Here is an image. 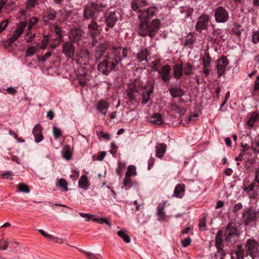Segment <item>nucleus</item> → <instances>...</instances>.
I'll list each match as a JSON object with an SVG mask.
<instances>
[{
  "label": "nucleus",
  "mask_w": 259,
  "mask_h": 259,
  "mask_svg": "<svg viewBox=\"0 0 259 259\" xmlns=\"http://www.w3.org/2000/svg\"><path fill=\"white\" fill-rule=\"evenodd\" d=\"M13 175L12 172L10 170H7L4 172H3L1 176L3 179H10L11 180H13V178L11 177Z\"/></svg>",
  "instance_id": "47"
},
{
  "label": "nucleus",
  "mask_w": 259,
  "mask_h": 259,
  "mask_svg": "<svg viewBox=\"0 0 259 259\" xmlns=\"http://www.w3.org/2000/svg\"><path fill=\"white\" fill-rule=\"evenodd\" d=\"M27 24L26 22H22L18 25L16 29L8 39V42L9 46H11L13 42L16 41L20 36L23 32L24 29L27 26Z\"/></svg>",
  "instance_id": "9"
},
{
  "label": "nucleus",
  "mask_w": 259,
  "mask_h": 259,
  "mask_svg": "<svg viewBox=\"0 0 259 259\" xmlns=\"http://www.w3.org/2000/svg\"><path fill=\"white\" fill-rule=\"evenodd\" d=\"M214 36H219L223 41L226 39V37L223 34V31H221L219 30H214L213 31Z\"/></svg>",
  "instance_id": "40"
},
{
  "label": "nucleus",
  "mask_w": 259,
  "mask_h": 259,
  "mask_svg": "<svg viewBox=\"0 0 259 259\" xmlns=\"http://www.w3.org/2000/svg\"><path fill=\"white\" fill-rule=\"evenodd\" d=\"M251 149L254 154L259 153V140H255L252 142Z\"/></svg>",
  "instance_id": "35"
},
{
  "label": "nucleus",
  "mask_w": 259,
  "mask_h": 259,
  "mask_svg": "<svg viewBox=\"0 0 259 259\" xmlns=\"http://www.w3.org/2000/svg\"><path fill=\"white\" fill-rule=\"evenodd\" d=\"M153 92L152 90H150L146 92H144L142 95V103L145 104L148 102L150 99V95Z\"/></svg>",
  "instance_id": "37"
},
{
  "label": "nucleus",
  "mask_w": 259,
  "mask_h": 259,
  "mask_svg": "<svg viewBox=\"0 0 259 259\" xmlns=\"http://www.w3.org/2000/svg\"><path fill=\"white\" fill-rule=\"evenodd\" d=\"M111 51L112 53L108 56V59L104 62V65H117L121 63V61L127 56V50L126 48L122 49L120 47H112ZM103 61L105 60H104Z\"/></svg>",
  "instance_id": "2"
},
{
  "label": "nucleus",
  "mask_w": 259,
  "mask_h": 259,
  "mask_svg": "<svg viewBox=\"0 0 259 259\" xmlns=\"http://www.w3.org/2000/svg\"><path fill=\"white\" fill-rule=\"evenodd\" d=\"M148 3L145 0H132L131 2V7L133 11L141 13V8L146 7Z\"/></svg>",
  "instance_id": "13"
},
{
  "label": "nucleus",
  "mask_w": 259,
  "mask_h": 259,
  "mask_svg": "<svg viewBox=\"0 0 259 259\" xmlns=\"http://www.w3.org/2000/svg\"><path fill=\"white\" fill-rule=\"evenodd\" d=\"M8 23L9 22L8 20H5L0 23V33L6 29Z\"/></svg>",
  "instance_id": "56"
},
{
  "label": "nucleus",
  "mask_w": 259,
  "mask_h": 259,
  "mask_svg": "<svg viewBox=\"0 0 259 259\" xmlns=\"http://www.w3.org/2000/svg\"><path fill=\"white\" fill-rule=\"evenodd\" d=\"M106 49L105 45L104 44H101L97 48V52L99 53V56L100 57L103 55V54Z\"/></svg>",
  "instance_id": "53"
},
{
  "label": "nucleus",
  "mask_w": 259,
  "mask_h": 259,
  "mask_svg": "<svg viewBox=\"0 0 259 259\" xmlns=\"http://www.w3.org/2000/svg\"><path fill=\"white\" fill-rule=\"evenodd\" d=\"M191 239L188 237L182 241V246L184 247L188 246L191 243Z\"/></svg>",
  "instance_id": "62"
},
{
  "label": "nucleus",
  "mask_w": 259,
  "mask_h": 259,
  "mask_svg": "<svg viewBox=\"0 0 259 259\" xmlns=\"http://www.w3.org/2000/svg\"><path fill=\"white\" fill-rule=\"evenodd\" d=\"M209 21V16L206 14H203L200 16L195 25V28L197 31H201L207 28Z\"/></svg>",
  "instance_id": "11"
},
{
  "label": "nucleus",
  "mask_w": 259,
  "mask_h": 259,
  "mask_svg": "<svg viewBox=\"0 0 259 259\" xmlns=\"http://www.w3.org/2000/svg\"><path fill=\"white\" fill-rule=\"evenodd\" d=\"M214 17L217 22L225 23L229 19V13L225 8L220 6L215 10Z\"/></svg>",
  "instance_id": "8"
},
{
  "label": "nucleus",
  "mask_w": 259,
  "mask_h": 259,
  "mask_svg": "<svg viewBox=\"0 0 259 259\" xmlns=\"http://www.w3.org/2000/svg\"><path fill=\"white\" fill-rule=\"evenodd\" d=\"M115 66H98L99 71L105 75H108L110 71L114 69Z\"/></svg>",
  "instance_id": "29"
},
{
  "label": "nucleus",
  "mask_w": 259,
  "mask_h": 259,
  "mask_svg": "<svg viewBox=\"0 0 259 259\" xmlns=\"http://www.w3.org/2000/svg\"><path fill=\"white\" fill-rule=\"evenodd\" d=\"M166 150V145L163 143H158L155 147L156 156L162 158Z\"/></svg>",
  "instance_id": "22"
},
{
  "label": "nucleus",
  "mask_w": 259,
  "mask_h": 259,
  "mask_svg": "<svg viewBox=\"0 0 259 259\" xmlns=\"http://www.w3.org/2000/svg\"><path fill=\"white\" fill-rule=\"evenodd\" d=\"M242 31V29L241 28V26L239 25H236L234 26L232 29L233 32L237 36H240L241 34V32Z\"/></svg>",
  "instance_id": "41"
},
{
  "label": "nucleus",
  "mask_w": 259,
  "mask_h": 259,
  "mask_svg": "<svg viewBox=\"0 0 259 259\" xmlns=\"http://www.w3.org/2000/svg\"><path fill=\"white\" fill-rule=\"evenodd\" d=\"M256 212L254 210L250 209L246 210L243 214V217L246 223H248L250 222L254 221L256 219Z\"/></svg>",
  "instance_id": "21"
},
{
  "label": "nucleus",
  "mask_w": 259,
  "mask_h": 259,
  "mask_svg": "<svg viewBox=\"0 0 259 259\" xmlns=\"http://www.w3.org/2000/svg\"><path fill=\"white\" fill-rule=\"evenodd\" d=\"M183 66H175L174 68V75L176 78L177 79L180 78L182 74V71H183Z\"/></svg>",
  "instance_id": "36"
},
{
  "label": "nucleus",
  "mask_w": 259,
  "mask_h": 259,
  "mask_svg": "<svg viewBox=\"0 0 259 259\" xmlns=\"http://www.w3.org/2000/svg\"><path fill=\"white\" fill-rule=\"evenodd\" d=\"M193 66H187L186 68L183 69L184 73L187 75H189L192 73Z\"/></svg>",
  "instance_id": "59"
},
{
  "label": "nucleus",
  "mask_w": 259,
  "mask_h": 259,
  "mask_svg": "<svg viewBox=\"0 0 259 259\" xmlns=\"http://www.w3.org/2000/svg\"><path fill=\"white\" fill-rule=\"evenodd\" d=\"M239 230L232 224H229L225 231L224 237L226 241L231 244L235 243L239 238Z\"/></svg>",
  "instance_id": "4"
},
{
  "label": "nucleus",
  "mask_w": 259,
  "mask_h": 259,
  "mask_svg": "<svg viewBox=\"0 0 259 259\" xmlns=\"http://www.w3.org/2000/svg\"><path fill=\"white\" fill-rule=\"evenodd\" d=\"M53 132L55 139H57L61 136V130L56 126L53 127Z\"/></svg>",
  "instance_id": "52"
},
{
  "label": "nucleus",
  "mask_w": 259,
  "mask_h": 259,
  "mask_svg": "<svg viewBox=\"0 0 259 259\" xmlns=\"http://www.w3.org/2000/svg\"><path fill=\"white\" fill-rule=\"evenodd\" d=\"M88 32L92 37H96L100 33L99 26L95 20H92L91 23L88 25Z\"/></svg>",
  "instance_id": "16"
},
{
  "label": "nucleus",
  "mask_w": 259,
  "mask_h": 259,
  "mask_svg": "<svg viewBox=\"0 0 259 259\" xmlns=\"http://www.w3.org/2000/svg\"><path fill=\"white\" fill-rule=\"evenodd\" d=\"M206 217H203L200 220L199 223V227L200 230L204 231L206 230Z\"/></svg>",
  "instance_id": "43"
},
{
  "label": "nucleus",
  "mask_w": 259,
  "mask_h": 259,
  "mask_svg": "<svg viewBox=\"0 0 259 259\" xmlns=\"http://www.w3.org/2000/svg\"><path fill=\"white\" fill-rule=\"evenodd\" d=\"M52 55V52L49 51L47 53H46L44 55L41 56H39L38 57V59L39 61L43 62L46 61L47 59L50 58Z\"/></svg>",
  "instance_id": "50"
},
{
  "label": "nucleus",
  "mask_w": 259,
  "mask_h": 259,
  "mask_svg": "<svg viewBox=\"0 0 259 259\" xmlns=\"http://www.w3.org/2000/svg\"><path fill=\"white\" fill-rule=\"evenodd\" d=\"M71 32L74 41H77L80 40L83 34L82 31L79 29L72 30Z\"/></svg>",
  "instance_id": "28"
},
{
  "label": "nucleus",
  "mask_w": 259,
  "mask_h": 259,
  "mask_svg": "<svg viewBox=\"0 0 259 259\" xmlns=\"http://www.w3.org/2000/svg\"><path fill=\"white\" fill-rule=\"evenodd\" d=\"M170 66H163V67L158 70V73L161 76L162 80L164 82H167L170 79Z\"/></svg>",
  "instance_id": "15"
},
{
  "label": "nucleus",
  "mask_w": 259,
  "mask_h": 259,
  "mask_svg": "<svg viewBox=\"0 0 259 259\" xmlns=\"http://www.w3.org/2000/svg\"><path fill=\"white\" fill-rule=\"evenodd\" d=\"M68 184L64 179H61L59 181L58 186L63 189V191H67L68 190Z\"/></svg>",
  "instance_id": "39"
},
{
  "label": "nucleus",
  "mask_w": 259,
  "mask_h": 259,
  "mask_svg": "<svg viewBox=\"0 0 259 259\" xmlns=\"http://www.w3.org/2000/svg\"><path fill=\"white\" fill-rule=\"evenodd\" d=\"M79 214L83 218L87 219V221L89 222L90 220H92L93 221L95 215L90 214V213H85L82 212H79Z\"/></svg>",
  "instance_id": "46"
},
{
  "label": "nucleus",
  "mask_w": 259,
  "mask_h": 259,
  "mask_svg": "<svg viewBox=\"0 0 259 259\" xmlns=\"http://www.w3.org/2000/svg\"><path fill=\"white\" fill-rule=\"evenodd\" d=\"M220 234H222V232L219 231L215 238V245L217 248L219 250V253H221L222 254H224V250H222L223 247V240L220 236Z\"/></svg>",
  "instance_id": "26"
},
{
  "label": "nucleus",
  "mask_w": 259,
  "mask_h": 259,
  "mask_svg": "<svg viewBox=\"0 0 259 259\" xmlns=\"http://www.w3.org/2000/svg\"><path fill=\"white\" fill-rule=\"evenodd\" d=\"M18 189L20 192L28 193L30 189L24 183H20L18 185Z\"/></svg>",
  "instance_id": "38"
},
{
  "label": "nucleus",
  "mask_w": 259,
  "mask_h": 259,
  "mask_svg": "<svg viewBox=\"0 0 259 259\" xmlns=\"http://www.w3.org/2000/svg\"><path fill=\"white\" fill-rule=\"evenodd\" d=\"M49 43V37L48 36L45 35L41 40V44L39 46L40 49H45L47 48Z\"/></svg>",
  "instance_id": "42"
},
{
  "label": "nucleus",
  "mask_w": 259,
  "mask_h": 259,
  "mask_svg": "<svg viewBox=\"0 0 259 259\" xmlns=\"http://www.w3.org/2000/svg\"><path fill=\"white\" fill-rule=\"evenodd\" d=\"M185 185L184 184H178L175 187L173 196L178 198H182L184 194Z\"/></svg>",
  "instance_id": "24"
},
{
  "label": "nucleus",
  "mask_w": 259,
  "mask_h": 259,
  "mask_svg": "<svg viewBox=\"0 0 259 259\" xmlns=\"http://www.w3.org/2000/svg\"><path fill=\"white\" fill-rule=\"evenodd\" d=\"M78 185L80 188L85 190L87 189L89 186V183L87 176L83 175L80 177L78 181Z\"/></svg>",
  "instance_id": "27"
},
{
  "label": "nucleus",
  "mask_w": 259,
  "mask_h": 259,
  "mask_svg": "<svg viewBox=\"0 0 259 259\" xmlns=\"http://www.w3.org/2000/svg\"><path fill=\"white\" fill-rule=\"evenodd\" d=\"M149 55L147 49H143L140 51L137 55V60L138 63L145 65L148 63L147 57Z\"/></svg>",
  "instance_id": "14"
},
{
  "label": "nucleus",
  "mask_w": 259,
  "mask_h": 259,
  "mask_svg": "<svg viewBox=\"0 0 259 259\" xmlns=\"http://www.w3.org/2000/svg\"><path fill=\"white\" fill-rule=\"evenodd\" d=\"M229 63L227 57L222 56L217 60V65H228Z\"/></svg>",
  "instance_id": "45"
},
{
  "label": "nucleus",
  "mask_w": 259,
  "mask_h": 259,
  "mask_svg": "<svg viewBox=\"0 0 259 259\" xmlns=\"http://www.w3.org/2000/svg\"><path fill=\"white\" fill-rule=\"evenodd\" d=\"M137 175L136 168L134 165H130L128 166L125 176L126 177H131L132 176Z\"/></svg>",
  "instance_id": "33"
},
{
  "label": "nucleus",
  "mask_w": 259,
  "mask_h": 259,
  "mask_svg": "<svg viewBox=\"0 0 259 259\" xmlns=\"http://www.w3.org/2000/svg\"><path fill=\"white\" fill-rule=\"evenodd\" d=\"M211 59L208 54H205L203 58V65H210Z\"/></svg>",
  "instance_id": "51"
},
{
  "label": "nucleus",
  "mask_w": 259,
  "mask_h": 259,
  "mask_svg": "<svg viewBox=\"0 0 259 259\" xmlns=\"http://www.w3.org/2000/svg\"><path fill=\"white\" fill-rule=\"evenodd\" d=\"M108 108V103L104 100L100 101L97 104V110L104 115L106 114Z\"/></svg>",
  "instance_id": "23"
},
{
  "label": "nucleus",
  "mask_w": 259,
  "mask_h": 259,
  "mask_svg": "<svg viewBox=\"0 0 259 259\" xmlns=\"http://www.w3.org/2000/svg\"><path fill=\"white\" fill-rule=\"evenodd\" d=\"M106 220V219L105 218H97L95 215L94 219L93 220V222H97V223H99V224H103V223H104V222H105Z\"/></svg>",
  "instance_id": "64"
},
{
  "label": "nucleus",
  "mask_w": 259,
  "mask_h": 259,
  "mask_svg": "<svg viewBox=\"0 0 259 259\" xmlns=\"http://www.w3.org/2000/svg\"><path fill=\"white\" fill-rule=\"evenodd\" d=\"M258 118L259 115L255 112H253L247 122V125L250 127H252L253 126L255 121L257 120Z\"/></svg>",
  "instance_id": "32"
},
{
  "label": "nucleus",
  "mask_w": 259,
  "mask_h": 259,
  "mask_svg": "<svg viewBox=\"0 0 259 259\" xmlns=\"http://www.w3.org/2000/svg\"><path fill=\"white\" fill-rule=\"evenodd\" d=\"M104 18L107 27H113L117 22L119 14L113 8L108 9L104 14Z\"/></svg>",
  "instance_id": "5"
},
{
  "label": "nucleus",
  "mask_w": 259,
  "mask_h": 259,
  "mask_svg": "<svg viewBox=\"0 0 259 259\" xmlns=\"http://www.w3.org/2000/svg\"><path fill=\"white\" fill-rule=\"evenodd\" d=\"M36 51V47H30L26 51V55L27 56H31L34 54Z\"/></svg>",
  "instance_id": "54"
},
{
  "label": "nucleus",
  "mask_w": 259,
  "mask_h": 259,
  "mask_svg": "<svg viewBox=\"0 0 259 259\" xmlns=\"http://www.w3.org/2000/svg\"><path fill=\"white\" fill-rule=\"evenodd\" d=\"M62 153L63 158H64L65 159L67 160L71 159L72 154L70 151V148L69 146H65L63 148L62 151Z\"/></svg>",
  "instance_id": "31"
},
{
  "label": "nucleus",
  "mask_w": 259,
  "mask_h": 259,
  "mask_svg": "<svg viewBox=\"0 0 259 259\" xmlns=\"http://www.w3.org/2000/svg\"><path fill=\"white\" fill-rule=\"evenodd\" d=\"M117 235L121 238L126 243H129L131 241L130 237L126 234L125 231L120 230L117 232Z\"/></svg>",
  "instance_id": "34"
},
{
  "label": "nucleus",
  "mask_w": 259,
  "mask_h": 259,
  "mask_svg": "<svg viewBox=\"0 0 259 259\" xmlns=\"http://www.w3.org/2000/svg\"><path fill=\"white\" fill-rule=\"evenodd\" d=\"M138 33L139 35L146 36L147 35L153 37L155 35L160 28V21L158 19H154L150 25L145 21H140Z\"/></svg>",
  "instance_id": "1"
},
{
  "label": "nucleus",
  "mask_w": 259,
  "mask_h": 259,
  "mask_svg": "<svg viewBox=\"0 0 259 259\" xmlns=\"http://www.w3.org/2000/svg\"><path fill=\"white\" fill-rule=\"evenodd\" d=\"M106 5L101 3H91L90 5L86 6L83 10V16L84 19H92L94 20L98 16L99 13L102 11V8L105 7Z\"/></svg>",
  "instance_id": "3"
},
{
  "label": "nucleus",
  "mask_w": 259,
  "mask_h": 259,
  "mask_svg": "<svg viewBox=\"0 0 259 259\" xmlns=\"http://www.w3.org/2000/svg\"><path fill=\"white\" fill-rule=\"evenodd\" d=\"M123 185L126 189L130 188L132 185V180L131 177H125L123 179Z\"/></svg>",
  "instance_id": "44"
},
{
  "label": "nucleus",
  "mask_w": 259,
  "mask_h": 259,
  "mask_svg": "<svg viewBox=\"0 0 259 259\" xmlns=\"http://www.w3.org/2000/svg\"><path fill=\"white\" fill-rule=\"evenodd\" d=\"M117 146L114 142H112L111 144V150L110 153L113 155L115 156L116 154L117 150Z\"/></svg>",
  "instance_id": "55"
},
{
  "label": "nucleus",
  "mask_w": 259,
  "mask_h": 259,
  "mask_svg": "<svg viewBox=\"0 0 259 259\" xmlns=\"http://www.w3.org/2000/svg\"><path fill=\"white\" fill-rule=\"evenodd\" d=\"M258 244L254 240L248 239L245 243V256L250 255L252 258H255L258 254Z\"/></svg>",
  "instance_id": "6"
},
{
  "label": "nucleus",
  "mask_w": 259,
  "mask_h": 259,
  "mask_svg": "<svg viewBox=\"0 0 259 259\" xmlns=\"http://www.w3.org/2000/svg\"><path fill=\"white\" fill-rule=\"evenodd\" d=\"M38 20L36 17H32L29 20V25L28 26V29L30 30L32 26L35 24H36L38 22Z\"/></svg>",
  "instance_id": "57"
},
{
  "label": "nucleus",
  "mask_w": 259,
  "mask_h": 259,
  "mask_svg": "<svg viewBox=\"0 0 259 259\" xmlns=\"http://www.w3.org/2000/svg\"><path fill=\"white\" fill-rule=\"evenodd\" d=\"M78 78L79 83L84 87L86 83L85 77L87 75L85 67L83 66H80L78 68Z\"/></svg>",
  "instance_id": "19"
},
{
  "label": "nucleus",
  "mask_w": 259,
  "mask_h": 259,
  "mask_svg": "<svg viewBox=\"0 0 259 259\" xmlns=\"http://www.w3.org/2000/svg\"><path fill=\"white\" fill-rule=\"evenodd\" d=\"M218 69V75L219 76H221L223 75L224 72L225 70L226 66H216Z\"/></svg>",
  "instance_id": "61"
},
{
  "label": "nucleus",
  "mask_w": 259,
  "mask_h": 259,
  "mask_svg": "<svg viewBox=\"0 0 259 259\" xmlns=\"http://www.w3.org/2000/svg\"><path fill=\"white\" fill-rule=\"evenodd\" d=\"M63 53L68 58H72L75 53V47L71 41L65 42L62 46Z\"/></svg>",
  "instance_id": "12"
},
{
  "label": "nucleus",
  "mask_w": 259,
  "mask_h": 259,
  "mask_svg": "<svg viewBox=\"0 0 259 259\" xmlns=\"http://www.w3.org/2000/svg\"><path fill=\"white\" fill-rule=\"evenodd\" d=\"M37 1L38 0H28L26 4L27 8H33Z\"/></svg>",
  "instance_id": "60"
},
{
  "label": "nucleus",
  "mask_w": 259,
  "mask_h": 259,
  "mask_svg": "<svg viewBox=\"0 0 259 259\" xmlns=\"http://www.w3.org/2000/svg\"><path fill=\"white\" fill-rule=\"evenodd\" d=\"M42 131V128L40 124H36L33 128L32 133L35 138V141L36 143L41 142L44 139Z\"/></svg>",
  "instance_id": "18"
},
{
  "label": "nucleus",
  "mask_w": 259,
  "mask_h": 259,
  "mask_svg": "<svg viewBox=\"0 0 259 259\" xmlns=\"http://www.w3.org/2000/svg\"><path fill=\"white\" fill-rule=\"evenodd\" d=\"M252 41L253 44H256L259 42V31H253L252 32Z\"/></svg>",
  "instance_id": "48"
},
{
  "label": "nucleus",
  "mask_w": 259,
  "mask_h": 259,
  "mask_svg": "<svg viewBox=\"0 0 259 259\" xmlns=\"http://www.w3.org/2000/svg\"><path fill=\"white\" fill-rule=\"evenodd\" d=\"M194 41V39L192 36H187L185 42V45L189 47H191Z\"/></svg>",
  "instance_id": "49"
},
{
  "label": "nucleus",
  "mask_w": 259,
  "mask_h": 259,
  "mask_svg": "<svg viewBox=\"0 0 259 259\" xmlns=\"http://www.w3.org/2000/svg\"><path fill=\"white\" fill-rule=\"evenodd\" d=\"M167 201H162L158 204L157 207L156 214L158 217V220L160 221H164L166 218V214L164 211V208Z\"/></svg>",
  "instance_id": "17"
},
{
  "label": "nucleus",
  "mask_w": 259,
  "mask_h": 259,
  "mask_svg": "<svg viewBox=\"0 0 259 259\" xmlns=\"http://www.w3.org/2000/svg\"><path fill=\"white\" fill-rule=\"evenodd\" d=\"M158 11L157 7H150L141 12L138 16V18L140 21L149 22L150 19L156 15Z\"/></svg>",
  "instance_id": "7"
},
{
  "label": "nucleus",
  "mask_w": 259,
  "mask_h": 259,
  "mask_svg": "<svg viewBox=\"0 0 259 259\" xmlns=\"http://www.w3.org/2000/svg\"><path fill=\"white\" fill-rule=\"evenodd\" d=\"M151 122L155 124L160 125L163 123L162 117L159 113H155L151 116Z\"/></svg>",
  "instance_id": "30"
},
{
  "label": "nucleus",
  "mask_w": 259,
  "mask_h": 259,
  "mask_svg": "<svg viewBox=\"0 0 259 259\" xmlns=\"http://www.w3.org/2000/svg\"><path fill=\"white\" fill-rule=\"evenodd\" d=\"M244 250L241 245L237 246L234 251L232 252L231 257L235 259H244Z\"/></svg>",
  "instance_id": "20"
},
{
  "label": "nucleus",
  "mask_w": 259,
  "mask_h": 259,
  "mask_svg": "<svg viewBox=\"0 0 259 259\" xmlns=\"http://www.w3.org/2000/svg\"><path fill=\"white\" fill-rule=\"evenodd\" d=\"M57 12L54 9H47L42 13V21L45 24H49L57 17Z\"/></svg>",
  "instance_id": "10"
},
{
  "label": "nucleus",
  "mask_w": 259,
  "mask_h": 259,
  "mask_svg": "<svg viewBox=\"0 0 259 259\" xmlns=\"http://www.w3.org/2000/svg\"><path fill=\"white\" fill-rule=\"evenodd\" d=\"M38 232L45 237L46 238H50V239H53V238H55V237L53 236L52 235H50L47 233H46L44 230H41V229H39L38 230Z\"/></svg>",
  "instance_id": "63"
},
{
  "label": "nucleus",
  "mask_w": 259,
  "mask_h": 259,
  "mask_svg": "<svg viewBox=\"0 0 259 259\" xmlns=\"http://www.w3.org/2000/svg\"><path fill=\"white\" fill-rule=\"evenodd\" d=\"M54 31L56 34L58 35L57 37L59 40L61 39L63 37L61 29L57 26H56L54 28Z\"/></svg>",
  "instance_id": "58"
},
{
  "label": "nucleus",
  "mask_w": 259,
  "mask_h": 259,
  "mask_svg": "<svg viewBox=\"0 0 259 259\" xmlns=\"http://www.w3.org/2000/svg\"><path fill=\"white\" fill-rule=\"evenodd\" d=\"M171 96L174 98L182 97L184 91L181 88H172L169 89Z\"/></svg>",
  "instance_id": "25"
}]
</instances>
